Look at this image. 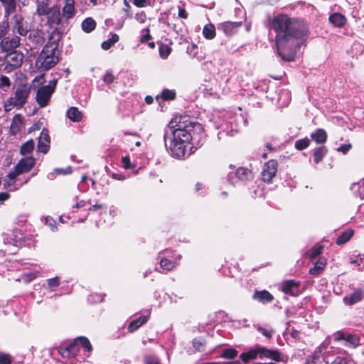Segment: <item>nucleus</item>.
Masks as SVG:
<instances>
[{"label": "nucleus", "instance_id": "nucleus-5", "mask_svg": "<svg viewBox=\"0 0 364 364\" xmlns=\"http://www.w3.org/2000/svg\"><path fill=\"white\" fill-rule=\"evenodd\" d=\"M36 14L38 16H46V24L50 28L58 26L62 22L60 5L50 6L48 0H41L37 3Z\"/></svg>", "mask_w": 364, "mask_h": 364}, {"label": "nucleus", "instance_id": "nucleus-36", "mask_svg": "<svg viewBox=\"0 0 364 364\" xmlns=\"http://www.w3.org/2000/svg\"><path fill=\"white\" fill-rule=\"evenodd\" d=\"M203 35L208 40L213 39L215 36V27L213 23L206 24L203 28Z\"/></svg>", "mask_w": 364, "mask_h": 364}, {"label": "nucleus", "instance_id": "nucleus-21", "mask_svg": "<svg viewBox=\"0 0 364 364\" xmlns=\"http://www.w3.org/2000/svg\"><path fill=\"white\" fill-rule=\"evenodd\" d=\"M38 150L43 153L46 154L50 148V136L48 131L46 129H43L40 134L38 141Z\"/></svg>", "mask_w": 364, "mask_h": 364}, {"label": "nucleus", "instance_id": "nucleus-62", "mask_svg": "<svg viewBox=\"0 0 364 364\" xmlns=\"http://www.w3.org/2000/svg\"><path fill=\"white\" fill-rule=\"evenodd\" d=\"M87 203L91 205V200H89L87 202H86L85 200H80L79 202H77L76 204H75L73 208H81L82 207H85Z\"/></svg>", "mask_w": 364, "mask_h": 364}, {"label": "nucleus", "instance_id": "nucleus-27", "mask_svg": "<svg viewBox=\"0 0 364 364\" xmlns=\"http://www.w3.org/2000/svg\"><path fill=\"white\" fill-rule=\"evenodd\" d=\"M328 21L333 26L337 28H343L347 23L346 16L338 12L331 14Z\"/></svg>", "mask_w": 364, "mask_h": 364}, {"label": "nucleus", "instance_id": "nucleus-60", "mask_svg": "<svg viewBox=\"0 0 364 364\" xmlns=\"http://www.w3.org/2000/svg\"><path fill=\"white\" fill-rule=\"evenodd\" d=\"M351 264L360 267L363 263V259L360 257H356L355 259L350 258Z\"/></svg>", "mask_w": 364, "mask_h": 364}, {"label": "nucleus", "instance_id": "nucleus-31", "mask_svg": "<svg viewBox=\"0 0 364 364\" xmlns=\"http://www.w3.org/2000/svg\"><path fill=\"white\" fill-rule=\"evenodd\" d=\"M354 230L353 229H347L342 232L336 240V244L342 245L348 242L353 236Z\"/></svg>", "mask_w": 364, "mask_h": 364}, {"label": "nucleus", "instance_id": "nucleus-45", "mask_svg": "<svg viewBox=\"0 0 364 364\" xmlns=\"http://www.w3.org/2000/svg\"><path fill=\"white\" fill-rule=\"evenodd\" d=\"M47 285H48V289L50 291H55L56 289L60 285V278L58 277H55L53 278L47 279Z\"/></svg>", "mask_w": 364, "mask_h": 364}, {"label": "nucleus", "instance_id": "nucleus-18", "mask_svg": "<svg viewBox=\"0 0 364 364\" xmlns=\"http://www.w3.org/2000/svg\"><path fill=\"white\" fill-rule=\"evenodd\" d=\"M21 44V38L18 36L4 37L0 42V47L4 52H13Z\"/></svg>", "mask_w": 364, "mask_h": 364}, {"label": "nucleus", "instance_id": "nucleus-42", "mask_svg": "<svg viewBox=\"0 0 364 364\" xmlns=\"http://www.w3.org/2000/svg\"><path fill=\"white\" fill-rule=\"evenodd\" d=\"M310 143V139L308 137H305L304 139L296 140L295 141L294 146L297 150L302 151L309 147Z\"/></svg>", "mask_w": 364, "mask_h": 364}, {"label": "nucleus", "instance_id": "nucleus-3", "mask_svg": "<svg viewBox=\"0 0 364 364\" xmlns=\"http://www.w3.org/2000/svg\"><path fill=\"white\" fill-rule=\"evenodd\" d=\"M62 37L63 32L60 28H55L51 31L47 43L35 62V66L38 71L48 70L59 62L60 58L56 52H58V43Z\"/></svg>", "mask_w": 364, "mask_h": 364}, {"label": "nucleus", "instance_id": "nucleus-55", "mask_svg": "<svg viewBox=\"0 0 364 364\" xmlns=\"http://www.w3.org/2000/svg\"><path fill=\"white\" fill-rule=\"evenodd\" d=\"M54 172L57 175H67L72 173V170L70 167H68L67 168H56L54 169Z\"/></svg>", "mask_w": 364, "mask_h": 364}, {"label": "nucleus", "instance_id": "nucleus-1", "mask_svg": "<svg viewBox=\"0 0 364 364\" xmlns=\"http://www.w3.org/2000/svg\"><path fill=\"white\" fill-rule=\"evenodd\" d=\"M269 26L275 33L278 55L284 61H294L296 53L309 36L307 23L303 19L279 14L269 21Z\"/></svg>", "mask_w": 364, "mask_h": 364}, {"label": "nucleus", "instance_id": "nucleus-50", "mask_svg": "<svg viewBox=\"0 0 364 364\" xmlns=\"http://www.w3.org/2000/svg\"><path fill=\"white\" fill-rule=\"evenodd\" d=\"M12 362V357L9 354L4 353H0V364H11Z\"/></svg>", "mask_w": 364, "mask_h": 364}, {"label": "nucleus", "instance_id": "nucleus-8", "mask_svg": "<svg viewBox=\"0 0 364 364\" xmlns=\"http://www.w3.org/2000/svg\"><path fill=\"white\" fill-rule=\"evenodd\" d=\"M36 164V159L33 156L22 158L14 166V170L9 172L7 177L14 180L21 174L29 172Z\"/></svg>", "mask_w": 364, "mask_h": 364}, {"label": "nucleus", "instance_id": "nucleus-57", "mask_svg": "<svg viewBox=\"0 0 364 364\" xmlns=\"http://www.w3.org/2000/svg\"><path fill=\"white\" fill-rule=\"evenodd\" d=\"M352 148V145L350 144H345L341 145L337 148V151L343 153V154H346L350 149Z\"/></svg>", "mask_w": 364, "mask_h": 364}, {"label": "nucleus", "instance_id": "nucleus-46", "mask_svg": "<svg viewBox=\"0 0 364 364\" xmlns=\"http://www.w3.org/2000/svg\"><path fill=\"white\" fill-rule=\"evenodd\" d=\"M11 85L10 79L5 75L0 77V89L4 91H8Z\"/></svg>", "mask_w": 364, "mask_h": 364}, {"label": "nucleus", "instance_id": "nucleus-32", "mask_svg": "<svg viewBox=\"0 0 364 364\" xmlns=\"http://www.w3.org/2000/svg\"><path fill=\"white\" fill-rule=\"evenodd\" d=\"M67 117L74 122H79L82 119V114L76 107H71L67 111Z\"/></svg>", "mask_w": 364, "mask_h": 364}, {"label": "nucleus", "instance_id": "nucleus-35", "mask_svg": "<svg viewBox=\"0 0 364 364\" xmlns=\"http://www.w3.org/2000/svg\"><path fill=\"white\" fill-rule=\"evenodd\" d=\"M161 98L164 101L174 100L176 98V92L174 90L164 89L161 95L156 96L157 101Z\"/></svg>", "mask_w": 364, "mask_h": 364}, {"label": "nucleus", "instance_id": "nucleus-37", "mask_svg": "<svg viewBox=\"0 0 364 364\" xmlns=\"http://www.w3.org/2000/svg\"><path fill=\"white\" fill-rule=\"evenodd\" d=\"M97 23L91 17L86 18L82 23V29L85 33H90L96 28Z\"/></svg>", "mask_w": 364, "mask_h": 364}, {"label": "nucleus", "instance_id": "nucleus-4", "mask_svg": "<svg viewBox=\"0 0 364 364\" xmlns=\"http://www.w3.org/2000/svg\"><path fill=\"white\" fill-rule=\"evenodd\" d=\"M80 348L89 354L93 350L92 346L87 337L78 336L69 344L59 346L58 353L63 358L72 359L77 355Z\"/></svg>", "mask_w": 364, "mask_h": 364}, {"label": "nucleus", "instance_id": "nucleus-16", "mask_svg": "<svg viewBox=\"0 0 364 364\" xmlns=\"http://www.w3.org/2000/svg\"><path fill=\"white\" fill-rule=\"evenodd\" d=\"M300 282H296L294 279L284 280L282 284V291L285 294L297 296L299 294Z\"/></svg>", "mask_w": 364, "mask_h": 364}, {"label": "nucleus", "instance_id": "nucleus-28", "mask_svg": "<svg viewBox=\"0 0 364 364\" xmlns=\"http://www.w3.org/2000/svg\"><path fill=\"white\" fill-rule=\"evenodd\" d=\"M17 1L18 0H0V2L4 6L5 16H9L16 12Z\"/></svg>", "mask_w": 364, "mask_h": 364}, {"label": "nucleus", "instance_id": "nucleus-26", "mask_svg": "<svg viewBox=\"0 0 364 364\" xmlns=\"http://www.w3.org/2000/svg\"><path fill=\"white\" fill-rule=\"evenodd\" d=\"M62 11V15L65 19L68 20L73 18L76 14L75 0H65V4Z\"/></svg>", "mask_w": 364, "mask_h": 364}, {"label": "nucleus", "instance_id": "nucleus-64", "mask_svg": "<svg viewBox=\"0 0 364 364\" xmlns=\"http://www.w3.org/2000/svg\"><path fill=\"white\" fill-rule=\"evenodd\" d=\"M112 177L115 180L123 181L125 179V176L122 173H112Z\"/></svg>", "mask_w": 364, "mask_h": 364}, {"label": "nucleus", "instance_id": "nucleus-40", "mask_svg": "<svg viewBox=\"0 0 364 364\" xmlns=\"http://www.w3.org/2000/svg\"><path fill=\"white\" fill-rule=\"evenodd\" d=\"M193 346L196 350L203 352L205 348V341L201 337L195 338L193 340Z\"/></svg>", "mask_w": 364, "mask_h": 364}, {"label": "nucleus", "instance_id": "nucleus-33", "mask_svg": "<svg viewBox=\"0 0 364 364\" xmlns=\"http://www.w3.org/2000/svg\"><path fill=\"white\" fill-rule=\"evenodd\" d=\"M328 149L325 146L316 148L313 152L314 161L315 164L320 163L323 157L327 154Z\"/></svg>", "mask_w": 364, "mask_h": 364}, {"label": "nucleus", "instance_id": "nucleus-43", "mask_svg": "<svg viewBox=\"0 0 364 364\" xmlns=\"http://www.w3.org/2000/svg\"><path fill=\"white\" fill-rule=\"evenodd\" d=\"M323 249V245H314L309 252V257L311 259H314L322 253Z\"/></svg>", "mask_w": 364, "mask_h": 364}, {"label": "nucleus", "instance_id": "nucleus-38", "mask_svg": "<svg viewBox=\"0 0 364 364\" xmlns=\"http://www.w3.org/2000/svg\"><path fill=\"white\" fill-rule=\"evenodd\" d=\"M119 40V36L117 33H114L112 36L107 41H105L102 43L101 47L103 50H107L112 46H113L116 43H117Z\"/></svg>", "mask_w": 364, "mask_h": 364}, {"label": "nucleus", "instance_id": "nucleus-20", "mask_svg": "<svg viewBox=\"0 0 364 364\" xmlns=\"http://www.w3.org/2000/svg\"><path fill=\"white\" fill-rule=\"evenodd\" d=\"M11 20L14 21V31L20 36H26L28 29L26 22L23 21V18L21 14H15Z\"/></svg>", "mask_w": 364, "mask_h": 364}, {"label": "nucleus", "instance_id": "nucleus-6", "mask_svg": "<svg viewBox=\"0 0 364 364\" xmlns=\"http://www.w3.org/2000/svg\"><path fill=\"white\" fill-rule=\"evenodd\" d=\"M31 91V88L27 84L17 85L14 91V95L9 97L4 104L5 110L9 111L12 107L21 109L27 103Z\"/></svg>", "mask_w": 364, "mask_h": 364}, {"label": "nucleus", "instance_id": "nucleus-34", "mask_svg": "<svg viewBox=\"0 0 364 364\" xmlns=\"http://www.w3.org/2000/svg\"><path fill=\"white\" fill-rule=\"evenodd\" d=\"M157 44L159 45V55L163 59H166L168 56L171 54L172 51L171 43L169 44H165L161 41H158Z\"/></svg>", "mask_w": 364, "mask_h": 364}, {"label": "nucleus", "instance_id": "nucleus-48", "mask_svg": "<svg viewBox=\"0 0 364 364\" xmlns=\"http://www.w3.org/2000/svg\"><path fill=\"white\" fill-rule=\"evenodd\" d=\"M257 329L260 333H262L264 336L269 339H270L272 337L274 333V331L273 329H267L262 326H259Z\"/></svg>", "mask_w": 364, "mask_h": 364}, {"label": "nucleus", "instance_id": "nucleus-17", "mask_svg": "<svg viewBox=\"0 0 364 364\" xmlns=\"http://www.w3.org/2000/svg\"><path fill=\"white\" fill-rule=\"evenodd\" d=\"M364 299V289L357 288L352 293L346 294L343 298L345 305L350 306Z\"/></svg>", "mask_w": 364, "mask_h": 364}, {"label": "nucleus", "instance_id": "nucleus-30", "mask_svg": "<svg viewBox=\"0 0 364 364\" xmlns=\"http://www.w3.org/2000/svg\"><path fill=\"white\" fill-rule=\"evenodd\" d=\"M311 138L317 144H324L327 141V134L323 129L318 128L311 134Z\"/></svg>", "mask_w": 364, "mask_h": 364}, {"label": "nucleus", "instance_id": "nucleus-59", "mask_svg": "<svg viewBox=\"0 0 364 364\" xmlns=\"http://www.w3.org/2000/svg\"><path fill=\"white\" fill-rule=\"evenodd\" d=\"M146 16L144 11H141L140 13H137L135 16V18L139 23H144L146 20Z\"/></svg>", "mask_w": 364, "mask_h": 364}, {"label": "nucleus", "instance_id": "nucleus-56", "mask_svg": "<svg viewBox=\"0 0 364 364\" xmlns=\"http://www.w3.org/2000/svg\"><path fill=\"white\" fill-rule=\"evenodd\" d=\"M133 4L139 8H144L151 5L147 0H134Z\"/></svg>", "mask_w": 364, "mask_h": 364}, {"label": "nucleus", "instance_id": "nucleus-23", "mask_svg": "<svg viewBox=\"0 0 364 364\" xmlns=\"http://www.w3.org/2000/svg\"><path fill=\"white\" fill-rule=\"evenodd\" d=\"M149 318V315H141L139 317L133 319L128 325L127 331L131 333L135 332L141 326L146 323Z\"/></svg>", "mask_w": 364, "mask_h": 364}, {"label": "nucleus", "instance_id": "nucleus-39", "mask_svg": "<svg viewBox=\"0 0 364 364\" xmlns=\"http://www.w3.org/2000/svg\"><path fill=\"white\" fill-rule=\"evenodd\" d=\"M34 149V141L33 139L28 140L23 143L20 148V153L22 155H26L31 153Z\"/></svg>", "mask_w": 364, "mask_h": 364}, {"label": "nucleus", "instance_id": "nucleus-63", "mask_svg": "<svg viewBox=\"0 0 364 364\" xmlns=\"http://www.w3.org/2000/svg\"><path fill=\"white\" fill-rule=\"evenodd\" d=\"M10 198V194L7 192H0V201H5Z\"/></svg>", "mask_w": 364, "mask_h": 364}, {"label": "nucleus", "instance_id": "nucleus-41", "mask_svg": "<svg viewBox=\"0 0 364 364\" xmlns=\"http://www.w3.org/2000/svg\"><path fill=\"white\" fill-rule=\"evenodd\" d=\"M23 123V117L21 114H16L14 117L11 122V127L14 129H16V132H19L21 130V126Z\"/></svg>", "mask_w": 364, "mask_h": 364}, {"label": "nucleus", "instance_id": "nucleus-24", "mask_svg": "<svg viewBox=\"0 0 364 364\" xmlns=\"http://www.w3.org/2000/svg\"><path fill=\"white\" fill-rule=\"evenodd\" d=\"M252 299L262 304H268L271 303L274 298L267 290H256L252 296Z\"/></svg>", "mask_w": 364, "mask_h": 364}, {"label": "nucleus", "instance_id": "nucleus-29", "mask_svg": "<svg viewBox=\"0 0 364 364\" xmlns=\"http://www.w3.org/2000/svg\"><path fill=\"white\" fill-rule=\"evenodd\" d=\"M326 265V259L325 258H319L313 267L310 268L309 273L311 275L317 276L320 274Z\"/></svg>", "mask_w": 364, "mask_h": 364}, {"label": "nucleus", "instance_id": "nucleus-19", "mask_svg": "<svg viewBox=\"0 0 364 364\" xmlns=\"http://www.w3.org/2000/svg\"><path fill=\"white\" fill-rule=\"evenodd\" d=\"M232 174H234L237 180L242 183L252 181L255 178L253 171L247 167H239L235 173H230L228 174L229 178H231Z\"/></svg>", "mask_w": 364, "mask_h": 364}, {"label": "nucleus", "instance_id": "nucleus-51", "mask_svg": "<svg viewBox=\"0 0 364 364\" xmlns=\"http://www.w3.org/2000/svg\"><path fill=\"white\" fill-rule=\"evenodd\" d=\"M114 80L115 77L111 71H107L103 77V81L106 84H111L114 81Z\"/></svg>", "mask_w": 364, "mask_h": 364}, {"label": "nucleus", "instance_id": "nucleus-58", "mask_svg": "<svg viewBox=\"0 0 364 364\" xmlns=\"http://www.w3.org/2000/svg\"><path fill=\"white\" fill-rule=\"evenodd\" d=\"M105 208L106 206L102 203H95L90 207L89 211H100V210L104 209Z\"/></svg>", "mask_w": 364, "mask_h": 364}, {"label": "nucleus", "instance_id": "nucleus-44", "mask_svg": "<svg viewBox=\"0 0 364 364\" xmlns=\"http://www.w3.org/2000/svg\"><path fill=\"white\" fill-rule=\"evenodd\" d=\"M237 355V350L235 348H225L221 353V357L227 359H234Z\"/></svg>", "mask_w": 364, "mask_h": 364}, {"label": "nucleus", "instance_id": "nucleus-61", "mask_svg": "<svg viewBox=\"0 0 364 364\" xmlns=\"http://www.w3.org/2000/svg\"><path fill=\"white\" fill-rule=\"evenodd\" d=\"M178 15L179 18H181L183 19H187L188 16V14L186 11V10L181 6H178Z\"/></svg>", "mask_w": 364, "mask_h": 364}, {"label": "nucleus", "instance_id": "nucleus-7", "mask_svg": "<svg viewBox=\"0 0 364 364\" xmlns=\"http://www.w3.org/2000/svg\"><path fill=\"white\" fill-rule=\"evenodd\" d=\"M58 80L54 79L49 82L48 85L38 88L36 95V102L41 108L48 105L52 95L54 93Z\"/></svg>", "mask_w": 364, "mask_h": 364}, {"label": "nucleus", "instance_id": "nucleus-15", "mask_svg": "<svg viewBox=\"0 0 364 364\" xmlns=\"http://www.w3.org/2000/svg\"><path fill=\"white\" fill-rule=\"evenodd\" d=\"M327 349V346L322 343L315 350L309 355L306 360V364H323V353Z\"/></svg>", "mask_w": 364, "mask_h": 364}, {"label": "nucleus", "instance_id": "nucleus-47", "mask_svg": "<svg viewBox=\"0 0 364 364\" xmlns=\"http://www.w3.org/2000/svg\"><path fill=\"white\" fill-rule=\"evenodd\" d=\"M142 32H145L144 35H142L140 38V43H146L148 41L152 39V36L150 33L149 27L146 28L142 30Z\"/></svg>", "mask_w": 364, "mask_h": 364}, {"label": "nucleus", "instance_id": "nucleus-22", "mask_svg": "<svg viewBox=\"0 0 364 364\" xmlns=\"http://www.w3.org/2000/svg\"><path fill=\"white\" fill-rule=\"evenodd\" d=\"M259 345H257L255 348H250L247 352H243L240 355V360L245 363H248L250 360L259 358Z\"/></svg>", "mask_w": 364, "mask_h": 364}, {"label": "nucleus", "instance_id": "nucleus-11", "mask_svg": "<svg viewBox=\"0 0 364 364\" xmlns=\"http://www.w3.org/2000/svg\"><path fill=\"white\" fill-rule=\"evenodd\" d=\"M169 252H171V253H172V256H171V259H168L166 257H161L160 261H159V264H160L161 268L166 272H169V271L174 269L179 264V262L181 259V255L176 254V252L175 251L168 250L167 249L163 250L160 253L165 254V253H168Z\"/></svg>", "mask_w": 364, "mask_h": 364}, {"label": "nucleus", "instance_id": "nucleus-53", "mask_svg": "<svg viewBox=\"0 0 364 364\" xmlns=\"http://www.w3.org/2000/svg\"><path fill=\"white\" fill-rule=\"evenodd\" d=\"M122 163L123 167L125 169H131V168H134V166H132L130 158L129 156H122Z\"/></svg>", "mask_w": 364, "mask_h": 364}, {"label": "nucleus", "instance_id": "nucleus-52", "mask_svg": "<svg viewBox=\"0 0 364 364\" xmlns=\"http://www.w3.org/2000/svg\"><path fill=\"white\" fill-rule=\"evenodd\" d=\"M124 7L123 8V11L125 13L126 17L127 18H132V14L130 11L131 6L127 0L123 1Z\"/></svg>", "mask_w": 364, "mask_h": 364}, {"label": "nucleus", "instance_id": "nucleus-13", "mask_svg": "<svg viewBox=\"0 0 364 364\" xmlns=\"http://www.w3.org/2000/svg\"><path fill=\"white\" fill-rule=\"evenodd\" d=\"M278 169V162L275 159L269 160L264 164L261 173L262 179L265 183H271L276 176Z\"/></svg>", "mask_w": 364, "mask_h": 364}, {"label": "nucleus", "instance_id": "nucleus-14", "mask_svg": "<svg viewBox=\"0 0 364 364\" xmlns=\"http://www.w3.org/2000/svg\"><path fill=\"white\" fill-rule=\"evenodd\" d=\"M242 25V21H224L218 24V30L222 31L226 36L230 37L237 33Z\"/></svg>", "mask_w": 364, "mask_h": 364}, {"label": "nucleus", "instance_id": "nucleus-54", "mask_svg": "<svg viewBox=\"0 0 364 364\" xmlns=\"http://www.w3.org/2000/svg\"><path fill=\"white\" fill-rule=\"evenodd\" d=\"M331 364H353L346 358L336 357Z\"/></svg>", "mask_w": 364, "mask_h": 364}, {"label": "nucleus", "instance_id": "nucleus-9", "mask_svg": "<svg viewBox=\"0 0 364 364\" xmlns=\"http://www.w3.org/2000/svg\"><path fill=\"white\" fill-rule=\"evenodd\" d=\"M3 59L5 64L4 71L11 73L21 66L23 54L21 52L14 50L7 53Z\"/></svg>", "mask_w": 364, "mask_h": 364}, {"label": "nucleus", "instance_id": "nucleus-2", "mask_svg": "<svg viewBox=\"0 0 364 364\" xmlns=\"http://www.w3.org/2000/svg\"><path fill=\"white\" fill-rule=\"evenodd\" d=\"M171 137L169 151L176 159L184 158L188 144L193 140L199 141L203 132V127L196 118L189 115L176 117L174 121L170 122Z\"/></svg>", "mask_w": 364, "mask_h": 364}, {"label": "nucleus", "instance_id": "nucleus-12", "mask_svg": "<svg viewBox=\"0 0 364 364\" xmlns=\"http://www.w3.org/2000/svg\"><path fill=\"white\" fill-rule=\"evenodd\" d=\"M335 341H345V346L348 348H356L360 345V337L356 334L343 331H338L333 334Z\"/></svg>", "mask_w": 364, "mask_h": 364}, {"label": "nucleus", "instance_id": "nucleus-49", "mask_svg": "<svg viewBox=\"0 0 364 364\" xmlns=\"http://www.w3.org/2000/svg\"><path fill=\"white\" fill-rule=\"evenodd\" d=\"M144 364H160V362L156 356L147 355L144 357Z\"/></svg>", "mask_w": 364, "mask_h": 364}, {"label": "nucleus", "instance_id": "nucleus-25", "mask_svg": "<svg viewBox=\"0 0 364 364\" xmlns=\"http://www.w3.org/2000/svg\"><path fill=\"white\" fill-rule=\"evenodd\" d=\"M28 39L36 46H42L45 42L44 32L42 30H33L29 33Z\"/></svg>", "mask_w": 364, "mask_h": 364}, {"label": "nucleus", "instance_id": "nucleus-10", "mask_svg": "<svg viewBox=\"0 0 364 364\" xmlns=\"http://www.w3.org/2000/svg\"><path fill=\"white\" fill-rule=\"evenodd\" d=\"M259 359H269L274 362L286 363L287 357L282 355V353L277 348H267L264 346H259Z\"/></svg>", "mask_w": 364, "mask_h": 364}]
</instances>
